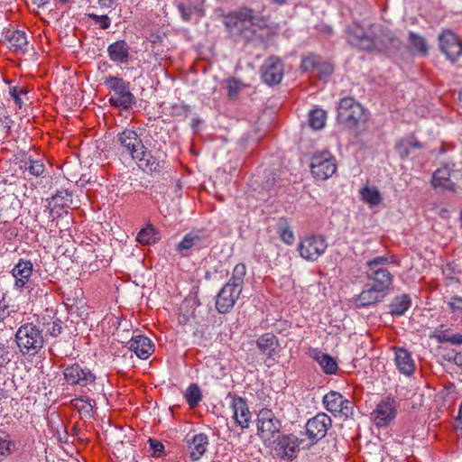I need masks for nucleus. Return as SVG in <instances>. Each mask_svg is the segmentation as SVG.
I'll use <instances>...</instances> for the list:
<instances>
[{
  "mask_svg": "<svg viewBox=\"0 0 462 462\" xmlns=\"http://www.w3.org/2000/svg\"><path fill=\"white\" fill-rule=\"evenodd\" d=\"M228 397L231 399L230 408L233 411V420L235 423L241 428V430H245L249 428L251 422V411L249 410L247 402L245 398L228 393Z\"/></svg>",
  "mask_w": 462,
  "mask_h": 462,
  "instance_id": "f3484780",
  "label": "nucleus"
},
{
  "mask_svg": "<svg viewBox=\"0 0 462 462\" xmlns=\"http://www.w3.org/2000/svg\"><path fill=\"white\" fill-rule=\"evenodd\" d=\"M277 233L280 238L287 245H292L294 235L285 218H280L277 224Z\"/></svg>",
  "mask_w": 462,
  "mask_h": 462,
  "instance_id": "58836bf2",
  "label": "nucleus"
},
{
  "mask_svg": "<svg viewBox=\"0 0 462 462\" xmlns=\"http://www.w3.org/2000/svg\"><path fill=\"white\" fill-rule=\"evenodd\" d=\"M446 151H447L446 146H445L444 144H442V145H441V147H440V149H439V152H440V153H444V152H446Z\"/></svg>",
  "mask_w": 462,
  "mask_h": 462,
  "instance_id": "0e129e2a",
  "label": "nucleus"
},
{
  "mask_svg": "<svg viewBox=\"0 0 462 462\" xmlns=\"http://www.w3.org/2000/svg\"><path fill=\"white\" fill-rule=\"evenodd\" d=\"M408 42L420 54L426 55L428 53V44L424 37L411 32Z\"/></svg>",
  "mask_w": 462,
  "mask_h": 462,
  "instance_id": "a19ab883",
  "label": "nucleus"
},
{
  "mask_svg": "<svg viewBox=\"0 0 462 462\" xmlns=\"http://www.w3.org/2000/svg\"><path fill=\"white\" fill-rule=\"evenodd\" d=\"M320 63V57L315 54H310L302 59L300 68L304 71H311L316 69Z\"/></svg>",
  "mask_w": 462,
  "mask_h": 462,
  "instance_id": "49530a36",
  "label": "nucleus"
},
{
  "mask_svg": "<svg viewBox=\"0 0 462 462\" xmlns=\"http://www.w3.org/2000/svg\"><path fill=\"white\" fill-rule=\"evenodd\" d=\"M127 347L141 359H147L154 351L152 340L142 335L133 337L127 342Z\"/></svg>",
  "mask_w": 462,
  "mask_h": 462,
  "instance_id": "a878e982",
  "label": "nucleus"
},
{
  "mask_svg": "<svg viewBox=\"0 0 462 462\" xmlns=\"http://www.w3.org/2000/svg\"><path fill=\"white\" fill-rule=\"evenodd\" d=\"M371 46L370 52L384 53L401 49L402 41L388 27L374 23L370 25Z\"/></svg>",
  "mask_w": 462,
  "mask_h": 462,
  "instance_id": "39448f33",
  "label": "nucleus"
},
{
  "mask_svg": "<svg viewBox=\"0 0 462 462\" xmlns=\"http://www.w3.org/2000/svg\"><path fill=\"white\" fill-rule=\"evenodd\" d=\"M9 94L14 100L15 104L19 106V108H21L23 103L21 98V96L26 95L27 90L25 88H17L16 87H10Z\"/></svg>",
  "mask_w": 462,
  "mask_h": 462,
  "instance_id": "09e8293b",
  "label": "nucleus"
},
{
  "mask_svg": "<svg viewBox=\"0 0 462 462\" xmlns=\"http://www.w3.org/2000/svg\"><path fill=\"white\" fill-rule=\"evenodd\" d=\"M395 401L390 397L382 400L371 413V418L377 427L388 426L396 417Z\"/></svg>",
  "mask_w": 462,
  "mask_h": 462,
  "instance_id": "2eb2a0df",
  "label": "nucleus"
},
{
  "mask_svg": "<svg viewBox=\"0 0 462 462\" xmlns=\"http://www.w3.org/2000/svg\"><path fill=\"white\" fill-rule=\"evenodd\" d=\"M33 264L30 260L19 259L18 263L14 266L12 274L14 278V286L16 289H30L32 291V282L30 278L32 274Z\"/></svg>",
  "mask_w": 462,
  "mask_h": 462,
  "instance_id": "aec40b11",
  "label": "nucleus"
},
{
  "mask_svg": "<svg viewBox=\"0 0 462 462\" xmlns=\"http://www.w3.org/2000/svg\"><path fill=\"white\" fill-rule=\"evenodd\" d=\"M459 219H460V221H461V226H462V211L460 212Z\"/></svg>",
  "mask_w": 462,
  "mask_h": 462,
  "instance_id": "774afa93",
  "label": "nucleus"
},
{
  "mask_svg": "<svg viewBox=\"0 0 462 462\" xmlns=\"http://www.w3.org/2000/svg\"><path fill=\"white\" fill-rule=\"evenodd\" d=\"M149 444L153 457H160L164 454V446L161 441L149 439Z\"/></svg>",
  "mask_w": 462,
  "mask_h": 462,
  "instance_id": "8fccbe9b",
  "label": "nucleus"
},
{
  "mask_svg": "<svg viewBox=\"0 0 462 462\" xmlns=\"http://www.w3.org/2000/svg\"><path fill=\"white\" fill-rule=\"evenodd\" d=\"M392 257L389 255L376 256L365 263L366 271H373L376 269H387L385 266L392 263Z\"/></svg>",
  "mask_w": 462,
  "mask_h": 462,
  "instance_id": "37998d69",
  "label": "nucleus"
},
{
  "mask_svg": "<svg viewBox=\"0 0 462 462\" xmlns=\"http://www.w3.org/2000/svg\"><path fill=\"white\" fill-rule=\"evenodd\" d=\"M63 377L65 382L71 386L79 385L81 388H87L91 391V387L96 384V374L87 366L79 363L62 364Z\"/></svg>",
  "mask_w": 462,
  "mask_h": 462,
  "instance_id": "0eeeda50",
  "label": "nucleus"
},
{
  "mask_svg": "<svg viewBox=\"0 0 462 462\" xmlns=\"http://www.w3.org/2000/svg\"><path fill=\"white\" fill-rule=\"evenodd\" d=\"M97 23H99V26L103 30L109 28L111 23L110 19L107 15H101Z\"/></svg>",
  "mask_w": 462,
  "mask_h": 462,
  "instance_id": "6e6d98bb",
  "label": "nucleus"
},
{
  "mask_svg": "<svg viewBox=\"0 0 462 462\" xmlns=\"http://www.w3.org/2000/svg\"><path fill=\"white\" fill-rule=\"evenodd\" d=\"M246 265L237 263L232 272L229 281L219 291L216 299V309L221 314L228 313L240 297L243 291Z\"/></svg>",
  "mask_w": 462,
  "mask_h": 462,
  "instance_id": "7ed1b4c3",
  "label": "nucleus"
},
{
  "mask_svg": "<svg viewBox=\"0 0 462 462\" xmlns=\"http://www.w3.org/2000/svg\"><path fill=\"white\" fill-rule=\"evenodd\" d=\"M7 352L5 351V346L0 343V357H4L5 354Z\"/></svg>",
  "mask_w": 462,
  "mask_h": 462,
  "instance_id": "680f3d73",
  "label": "nucleus"
},
{
  "mask_svg": "<svg viewBox=\"0 0 462 462\" xmlns=\"http://www.w3.org/2000/svg\"><path fill=\"white\" fill-rule=\"evenodd\" d=\"M6 39L14 51L26 52L28 41L24 32L19 30L8 32Z\"/></svg>",
  "mask_w": 462,
  "mask_h": 462,
  "instance_id": "7c9ffc66",
  "label": "nucleus"
},
{
  "mask_svg": "<svg viewBox=\"0 0 462 462\" xmlns=\"http://www.w3.org/2000/svg\"><path fill=\"white\" fill-rule=\"evenodd\" d=\"M105 84L115 92L109 98L111 106L127 109L135 103L134 96L129 90V83L122 78L109 76Z\"/></svg>",
  "mask_w": 462,
  "mask_h": 462,
  "instance_id": "1a4fd4ad",
  "label": "nucleus"
},
{
  "mask_svg": "<svg viewBox=\"0 0 462 462\" xmlns=\"http://www.w3.org/2000/svg\"><path fill=\"white\" fill-rule=\"evenodd\" d=\"M411 306L409 295L403 294L393 299L390 305V313L395 316H402Z\"/></svg>",
  "mask_w": 462,
  "mask_h": 462,
  "instance_id": "473e14b6",
  "label": "nucleus"
},
{
  "mask_svg": "<svg viewBox=\"0 0 462 462\" xmlns=\"http://www.w3.org/2000/svg\"><path fill=\"white\" fill-rule=\"evenodd\" d=\"M6 315V306L0 301V321L4 320Z\"/></svg>",
  "mask_w": 462,
  "mask_h": 462,
  "instance_id": "13d9d810",
  "label": "nucleus"
},
{
  "mask_svg": "<svg viewBox=\"0 0 462 462\" xmlns=\"http://www.w3.org/2000/svg\"><path fill=\"white\" fill-rule=\"evenodd\" d=\"M51 199L62 208H69L72 202V194L67 189L57 190Z\"/></svg>",
  "mask_w": 462,
  "mask_h": 462,
  "instance_id": "a18cd8bd",
  "label": "nucleus"
},
{
  "mask_svg": "<svg viewBox=\"0 0 462 462\" xmlns=\"http://www.w3.org/2000/svg\"><path fill=\"white\" fill-rule=\"evenodd\" d=\"M421 148V143L413 136L403 138L395 144V150L402 160L410 156L412 149Z\"/></svg>",
  "mask_w": 462,
  "mask_h": 462,
  "instance_id": "c756f323",
  "label": "nucleus"
},
{
  "mask_svg": "<svg viewBox=\"0 0 462 462\" xmlns=\"http://www.w3.org/2000/svg\"><path fill=\"white\" fill-rule=\"evenodd\" d=\"M187 448L192 461L199 460L207 451L208 437L204 433L186 436Z\"/></svg>",
  "mask_w": 462,
  "mask_h": 462,
  "instance_id": "4be33fe9",
  "label": "nucleus"
},
{
  "mask_svg": "<svg viewBox=\"0 0 462 462\" xmlns=\"http://www.w3.org/2000/svg\"><path fill=\"white\" fill-rule=\"evenodd\" d=\"M14 443L5 431H0V461L5 459L13 453Z\"/></svg>",
  "mask_w": 462,
  "mask_h": 462,
  "instance_id": "79ce46f5",
  "label": "nucleus"
},
{
  "mask_svg": "<svg viewBox=\"0 0 462 462\" xmlns=\"http://www.w3.org/2000/svg\"><path fill=\"white\" fill-rule=\"evenodd\" d=\"M204 0H180L177 7L181 18L189 22L191 19L201 18L204 15Z\"/></svg>",
  "mask_w": 462,
  "mask_h": 462,
  "instance_id": "5701e85b",
  "label": "nucleus"
},
{
  "mask_svg": "<svg viewBox=\"0 0 462 462\" xmlns=\"http://www.w3.org/2000/svg\"><path fill=\"white\" fill-rule=\"evenodd\" d=\"M457 428L462 430V404L459 407L458 415L457 417Z\"/></svg>",
  "mask_w": 462,
  "mask_h": 462,
  "instance_id": "4d7b16f0",
  "label": "nucleus"
},
{
  "mask_svg": "<svg viewBox=\"0 0 462 462\" xmlns=\"http://www.w3.org/2000/svg\"><path fill=\"white\" fill-rule=\"evenodd\" d=\"M185 399L191 409L198 406L199 402L202 400V393L199 386L196 383H191L186 390Z\"/></svg>",
  "mask_w": 462,
  "mask_h": 462,
  "instance_id": "4c0bfd02",
  "label": "nucleus"
},
{
  "mask_svg": "<svg viewBox=\"0 0 462 462\" xmlns=\"http://www.w3.org/2000/svg\"><path fill=\"white\" fill-rule=\"evenodd\" d=\"M239 91V83L236 79H232L228 82V95L234 98Z\"/></svg>",
  "mask_w": 462,
  "mask_h": 462,
  "instance_id": "864d4df0",
  "label": "nucleus"
},
{
  "mask_svg": "<svg viewBox=\"0 0 462 462\" xmlns=\"http://www.w3.org/2000/svg\"><path fill=\"white\" fill-rule=\"evenodd\" d=\"M366 279L370 285L374 286L385 294H389L393 287V275L388 269L365 271Z\"/></svg>",
  "mask_w": 462,
  "mask_h": 462,
  "instance_id": "412c9836",
  "label": "nucleus"
},
{
  "mask_svg": "<svg viewBox=\"0 0 462 462\" xmlns=\"http://www.w3.org/2000/svg\"><path fill=\"white\" fill-rule=\"evenodd\" d=\"M282 422L278 420L273 411L263 408L257 414V434L265 446H271L275 434L280 432Z\"/></svg>",
  "mask_w": 462,
  "mask_h": 462,
  "instance_id": "6e6552de",
  "label": "nucleus"
},
{
  "mask_svg": "<svg viewBox=\"0 0 462 462\" xmlns=\"http://www.w3.org/2000/svg\"><path fill=\"white\" fill-rule=\"evenodd\" d=\"M458 97H459V100L462 102V89L460 90Z\"/></svg>",
  "mask_w": 462,
  "mask_h": 462,
  "instance_id": "338daca9",
  "label": "nucleus"
},
{
  "mask_svg": "<svg viewBox=\"0 0 462 462\" xmlns=\"http://www.w3.org/2000/svg\"><path fill=\"white\" fill-rule=\"evenodd\" d=\"M47 330L51 337H58L62 332V322L60 319H56L48 324Z\"/></svg>",
  "mask_w": 462,
  "mask_h": 462,
  "instance_id": "3c124183",
  "label": "nucleus"
},
{
  "mask_svg": "<svg viewBox=\"0 0 462 462\" xmlns=\"http://www.w3.org/2000/svg\"><path fill=\"white\" fill-rule=\"evenodd\" d=\"M309 121L311 128L315 130L322 129L326 124V112L319 108L310 111Z\"/></svg>",
  "mask_w": 462,
  "mask_h": 462,
  "instance_id": "ea45409f",
  "label": "nucleus"
},
{
  "mask_svg": "<svg viewBox=\"0 0 462 462\" xmlns=\"http://www.w3.org/2000/svg\"><path fill=\"white\" fill-rule=\"evenodd\" d=\"M256 346L262 354L272 356L278 346V339L273 333H264L256 340Z\"/></svg>",
  "mask_w": 462,
  "mask_h": 462,
  "instance_id": "c85d7f7f",
  "label": "nucleus"
},
{
  "mask_svg": "<svg viewBox=\"0 0 462 462\" xmlns=\"http://www.w3.org/2000/svg\"><path fill=\"white\" fill-rule=\"evenodd\" d=\"M15 342L23 355L35 356L43 347L45 340L38 326L26 322L16 330Z\"/></svg>",
  "mask_w": 462,
  "mask_h": 462,
  "instance_id": "20e7f679",
  "label": "nucleus"
},
{
  "mask_svg": "<svg viewBox=\"0 0 462 462\" xmlns=\"http://www.w3.org/2000/svg\"><path fill=\"white\" fill-rule=\"evenodd\" d=\"M327 248L326 237L321 235L307 236L298 246L300 256L311 262L318 260L326 252Z\"/></svg>",
  "mask_w": 462,
  "mask_h": 462,
  "instance_id": "f8f14e48",
  "label": "nucleus"
},
{
  "mask_svg": "<svg viewBox=\"0 0 462 462\" xmlns=\"http://www.w3.org/2000/svg\"><path fill=\"white\" fill-rule=\"evenodd\" d=\"M315 360L327 374H334L338 369L336 360L328 354L319 353L315 356Z\"/></svg>",
  "mask_w": 462,
  "mask_h": 462,
  "instance_id": "72a5a7b5",
  "label": "nucleus"
},
{
  "mask_svg": "<svg viewBox=\"0 0 462 462\" xmlns=\"http://www.w3.org/2000/svg\"><path fill=\"white\" fill-rule=\"evenodd\" d=\"M347 42L358 50L370 52L371 32L370 26L365 30L358 23L347 26L346 30Z\"/></svg>",
  "mask_w": 462,
  "mask_h": 462,
  "instance_id": "a211bd4d",
  "label": "nucleus"
},
{
  "mask_svg": "<svg viewBox=\"0 0 462 462\" xmlns=\"http://www.w3.org/2000/svg\"><path fill=\"white\" fill-rule=\"evenodd\" d=\"M325 408L332 414H339L341 417L349 418L354 413V402L346 399L341 393L330 391L323 397Z\"/></svg>",
  "mask_w": 462,
  "mask_h": 462,
  "instance_id": "ddd939ff",
  "label": "nucleus"
},
{
  "mask_svg": "<svg viewBox=\"0 0 462 462\" xmlns=\"http://www.w3.org/2000/svg\"><path fill=\"white\" fill-rule=\"evenodd\" d=\"M58 1L61 4H67L69 2V0H58Z\"/></svg>",
  "mask_w": 462,
  "mask_h": 462,
  "instance_id": "69168bd1",
  "label": "nucleus"
},
{
  "mask_svg": "<svg viewBox=\"0 0 462 462\" xmlns=\"http://www.w3.org/2000/svg\"><path fill=\"white\" fill-rule=\"evenodd\" d=\"M367 120L365 108L353 97H343L337 107V121L347 129H356Z\"/></svg>",
  "mask_w": 462,
  "mask_h": 462,
  "instance_id": "423d86ee",
  "label": "nucleus"
},
{
  "mask_svg": "<svg viewBox=\"0 0 462 462\" xmlns=\"http://www.w3.org/2000/svg\"><path fill=\"white\" fill-rule=\"evenodd\" d=\"M109 59L114 62L127 64L130 60V47L124 40L116 41L107 47Z\"/></svg>",
  "mask_w": 462,
  "mask_h": 462,
  "instance_id": "bb28decb",
  "label": "nucleus"
},
{
  "mask_svg": "<svg viewBox=\"0 0 462 462\" xmlns=\"http://www.w3.org/2000/svg\"><path fill=\"white\" fill-rule=\"evenodd\" d=\"M158 234L152 225L142 228L137 234L136 240L142 245H152L158 241Z\"/></svg>",
  "mask_w": 462,
  "mask_h": 462,
  "instance_id": "e433bc0d",
  "label": "nucleus"
},
{
  "mask_svg": "<svg viewBox=\"0 0 462 462\" xmlns=\"http://www.w3.org/2000/svg\"><path fill=\"white\" fill-rule=\"evenodd\" d=\"M23 168L31 175L35 177L41 176L45 171V166L40 160L29 159L28 161L24 162Z\"/></svg>",
  "mask_w": 462,
  "mask_h": 462,
  "instance_id": "c03bdc74",
  "label": "nucleus"
},
{
  "mask_svg": "<svg viewBox=\"0 0 462 462\" xmlns=\"http://www.w3.org/2000/svg\"><path fill=\"white\" fill-rule=\"evenodd\" d=\"M386 296L387 294L368 283L356 298L355 304L358 308L368 307L383 301Z\"/></svg>",
  "mask_w": 462,
  "mask_h": 462,
  "instance_id": "393cba45",
  "label": "nucleus"
},
{
  "mask_svg": "<svg viewBox=\"0 0 462 462\" xmlns=\"http://www.w3.org/2000/svg\"><path fill=\"white\" fill-rule=\"evenodd\" d=\"M439 41L441 51L451 61H456L462 55V42L452 31H443Z\"/></svg>",
  "mask_w": 462,
  "mask_h": 462,
  "instance_id": "6ab92c4d",
  "label": "nucleus"
},
{
  "mask_svg": "<svg viewBox=\"0 0 462 462\" xmlns=\"http://www.w3.org/2000/svg\"><path fill=\"white\" fill-rule=\"evenodd\" d=\"M360 194L363 201L371 207L377 206L382 200L379 190L374 187H365L360 190Z\"/></svg>",
  "mask_w": 462,
  "mask_h": 462,
  "instance_id": "c9c22d12",
  "label": "nucleus"
},
{
  "mask_svg": "<svg viewBox=\"0 0 462 462\" xmlns=\"http://www.w3.org/2000/svg\"><path fill=\"white\" fill-rule=\"evenodd\" d=\"M336 158L328 151L317 152L311 157L310 171L315 179L325 180L337 171Z\"/></svg>",
  "mask_w": 462,
  "mask_h": 462,
  "instance_id": "9b49d317",
  "label": "nucleus"
},
{
  "mask_svg": "<svg viewBox=\"0 0 462 462\" xmlns=\"http://www.w3.org/2000/svg\"><path fill=\"white\" fill-rule=\"evenodd\" d=\"M448 307L452 312L462 314V297L453 296L448 302Z\"/></svg>",
  "mask_w": 462,
  "mask_h": 462,
  "instance_id": "603ef678",
  "label": "nucleus"
},
{
  "mask_svg": "<svg viewBox=\"0 0 462 462\" xmlns=\"http://www.w3.org/2000/svg\"><path fill=\"white\" fill-rule=\"evenodd\" d=\"M116 141L120 144L122 153L129 154L133 160L138 162L140 167L152 172L161 171L160 162L147 150L134 130L125 129L117 134Z\"/></svg>",
  "mask_w": 462,
  "mask_h": 462,
  "instance_id": "f03ea898",
  "label": "nucleus"
},
{
  "mask_svg": "<svg viewBox=\"0 0 462 462\" xmlns=\"http://www.w3.org/2000/svg\"><path fill=\"white\" fill-rule=\"evenodd\" d=\"M434 337L439 343H450L455 346L462 345V334H453L450 329L438 331Z\"/></svg>",
  "mask_w": 462,
  "mask_h": 462,
  "instance_id": "f704fd0d",
  "label": "nucleus"
},
{
  "mask_svg": "<svg viewBox=\"0 0 462 462\" xmlns=\"http://www.w3.org/2000/svg\"><path fill=\"white\" fill-rule=\"evenodd\" d=\"M72 403L74 407L79 409V411H85L88 413H89L93 408L91 404V400L86 395L75 398L72 401Z\"/></svg>",
  "mask_w": 462,
  "mask_h": 462,
  "instance_id": "de8ad7c7",
  "label": "nucleus"
},
{
  "mask_svg": "<svg viewBox=\"0 0 462 462\" xmlns=\"http://www.w3.org/2000/svg\"><path fill=\"white\" fill-rule=\"evenodd\" d=\"M332 425V420L324 412L318 413L306 423V433L312 443L322 439Z\"/></svg>",
  "mask_w": 462,
  "mask_h": 462,
  "instance_id": "dca6fc26",
  "label": "nucleus"
},
{
  "mask_svg": "<svg viewBox=\"0 0 462 462\" xmlns=\"http://www.w3.org/2000/svg\"><path fill=\"white\" fill-rule=\"evenodd\" d=\"M32 3L38 7H42L49 3V0H32Z\"/></svg>",
  "mask_w": 462,
  "mask_h": 462,
  "instance_id": "052dcab7",
  "label": "nucleus"
},
{
  "mask_svg": "<svg viewBox=\"0 0 462 462\" xmlns=\"http://www.w3.org/2000/svg\"><path fill=\"white\" fill-rule=\"evenodd\" d=\"M260 72L263 82L270 86L277 85L283 78V62L279 57L270 56L261 66Z\"/></svg>",
  "mask_w": 462,
  "mask_h": 462,
  "instance_id": "4468645a",
  "label": "nucleus"
},
{
  "mask_svg": "<svg viewBox=\"0 0 462 462\" xmlns=\"http://www.w3.org/2000/svg\"><path fill=\"white\" fill-rule=\"evenodd\" d=\"M394 361L399 372L404 375L411 376L416 369L415 362L411 354L404 347L394 346Z\"/></svg>",
  "mask_w": 462,
  "mask_h": 462,
  "instance_id": "b1692460",
  "label": "nucleus"
},
{
  "mask_svg": "<svg viewBox=\"0 0 462 462\" xmlns=\"http://www.w3.org/2000/svg\"><path fill=\"white\" fill-rule=\"evenodd\" d=\"M302 441L294 434H282L273 439L271 445L280 459L292 461L297 457Z\"/></svg>",
  "mask_w": 462,
  "mask_h": 462,
  "instance_id": "9d476101",
  "label": "nucleus"
},
{
  "mask_svg": "<svg viewBox=\"0 0 462 462\" xmlns=\"http://www.w3.org/2000/svg\"><path fill=\"white\" fill-rule=\"evenodd\" d=\"M114 0H98V4L104 7H109L112 5Z\"/></svg>",
  "mask_w": 462,
  "mask_h": 462,
  "instance_id": "bf43d9fd",
  "label": "nucleus"
},
{
  "mask_svg": "<svg viewBox=\"0 0 462 462\" xmlns=\"http://www.w3.org/2000/svg\"><path fill=\"white\" fill-rule=\"evenodd\" d=\"M224 24L231 35L241 37L247 42L267 43L277 29L270 23L269 17L245 6L225 15Z\"/></svg>",
  "mask_w": 462,
  "mask_h": 462,
  "instance_id": "f257e3e1",
  "label": "nucleus"
},
{
  "mask_svg": "<svg viewBox=\"0 0 462 462\" xmlns=\"http://www.w3.org/2000/svg\"><path fill=\"white\" fill-rule=\"evenodd\" d=\"M100 16H101V15H97V14H89V17H90L92 20H94L96 23H97V22H98V20L100 19Z\"/></svg>",
  "mask_w": 462,
  "mask_h": 462,
  "instance_id": "e2e57ef3",
  "label": "nucleus"
},
{
  "mask_svg": "<svg viewBox=\"0 0 462 462\" xmlns=\"http://www.w3.org/2000/svg\"><path fill=\"white\" fill-rule=\"evenodd\" d=\"M207 237L208 236L202 230L192 231L187 234L178 244L177 250L179 252H183L192 248L193 246L200 245L203 240Z\"/></svg>",
  "mask_w": 462,
  "mask_h": 462,
  "instance_id": "cd10ccee",
  "label": "nucleus"
},
{
  "mask_svg": "<svg viewBox=\"0 0 462 462\" xmlns=\"http://www.w3.org/2000/svg\"><path fill=\"white\" fill-rule=\"evenodd\" d=\"M434 187H441L445 189L454 190L455 183L450 180V173L448 168L438 169L432 178Z\"/></svg>",
  "mask_w": 462,
  "mask_h": 462,
  "instance_id": "2f4dec72",
  "label": "nucleus"
},
{
  "mask_svg": "<svg viewBox=\"0 0 462 462\" xmlns=\"http://www.w3.org/2000/svg\"><path fill=\"white\" fill-rule=\"evenodd\" d=\"M317 69H319V72H321L322 74H324L326 76H328V75L332 74V72H333V68L328 63H321L320 62L319 66L317 68Z\"/></svg>",
  "mask_w": 462,
  "mask_h": 462,
  "instance_id": "5fc2aeb1",
  "label": "nucleus"
}]
</instances>
